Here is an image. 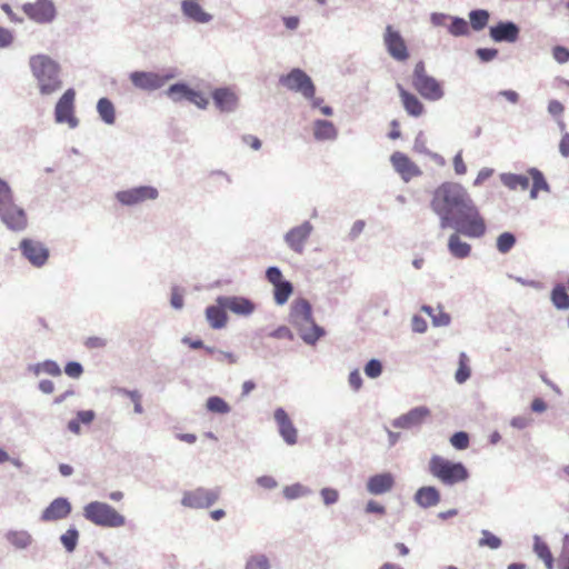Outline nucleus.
Masks as SVG:
<instances>
[{
  "label": "nucleus",
  "instance_id": "64",
  "mask_svg": "<svg viewBox=\"0 0 569 569\" xmlns=\"http://www.w3.org/2000/svg\"><path fill=\"white\" fill-rule=\"evenodd\" d=\"M559 152L562 157H569V132H563L559 141Z\"/></svg>",
  "mask_w": 569,
  "mask_h": 569
},
{
  "label": "nucleus",
  "instance_id": "50",
  "mask_svg": "<svg viewBox=\"0 0 569 569\" xmlns=\"http://www.w3.org/2000/svg\"><path fill=\"white\" fill-rule=\"evenodd\" d=\"M306 492V489L299 483L288 486L283 489V496L287 499H297L303 496Z\"/></svg>",
  "mask_w": 569,
  "mask_h": 569
},
{
  "label": "nucleus",
  "instance_id": "41",
  "mask_svg": "<svg viewBox=\"0 0 569 569\" xmlns=\"http://www.w3.org/2000/svg\"><path fill=\"white\" fill-rule=\"evenodd\" d=\"M471 27L475 30L485 28L489 21V12L487 10H473L469 14Z\"/></svg>",
  "mask_w": 569,
  "mask_h": 569
},
{
  "label": "nucleus",
  "instance_id": "26",
  "mask_svg": "<svg viewBox=\"0 0 569 569\" xmlns=\"http://www.w3.org/2000/svg\"><path fill=\"white\" fill-rule=\"evenodd\" d=\"M212 97L217 108H220V110L223 112L232 111L237 106V96L229 89H217Z\"/></svg>",
  "mask_w": 569,
  "mask_h": 569
},
{
  "label": "nucleus",
  "instance_id": "59",
  "mask_svg": "<svg viewBox=\"0 0 569 569\" xmlns=\"http://www.w3.org/2000/svg\"><path fill=\"white\" fill-rule=\"evenodd\" d=\"M321 497L326 505H332L338 500V491L332 488H325L321 490Z\"/></svg>",
  "mask_w": 569,
  "mask_h": 569
},
{
  "label": "nucleus",
  "instance_id": "57",
  "mask_svg": "<svg viewBox=\"0 0 569 569\" xmlns=\"http://www.w3.org/2000/svg\"><path fill=\"white\" fill-rule=\"evenodd\" d=\"M266 278L273 287L283 281L281 271L276 267H270L266 271Z\"/></svg>",
  "mask_w": 569,
  "mask_h": 569
},
{
  "label": "nucleus",
  "instance_id": "2",
  "mask_svg": "<svg viewBox=\"0 0 569 569\" xmlns=\"http://www.w3.org/2000/svg\"><path fill=\"white\" fill-rule=\"evenodd\" d=\"M29 64L42 94H51L61 88L60 66L50 57L47 54L32 56Z\"/></svg>",
  "mask_w": 569,
  "mask_h": 569
},
{
  "label": "nucleus",
  "instance_id": "48",
  "mask_svg": "<svg viewBox=\"0 0 569 569\" xmlns=\"http://www.w3.org/2000/svg\"><path fill=\"white\" fill-rule=\"evenodd\" d=\"M12 201V191L7 182L0 179V212Z\"/></svg>",
  "mask_w": 569,
  "mask_h": 569
},
{
  "label": "nucleus",
  "instance_id": "17",
  "mask_svg": "<svg viewBox=\"0 0 569 569\" xmlns=\"http://www.w3.org/2000/svg\"><path fill=\"white\" fill-rule=\"evenodd\" d=\"M217 302L232 313L239 316L251 315L256 310V306L252 301L240 298V297H220Z\"/></svg>",
  "mask_w": 569,
  "mask_h": 569
},
{
  "label": "nucleus",
  "instance_id": "31",
  "mask_svg": "<svg viewBox=\"0 0 569 569\" xmlns=\"http://www.w3.org/2000/svg\"><path fill=\"white\" fill-rule=\"evenodd\" d=\"M183 12L197 22H208L211 16L202 10L198 2L193 0H183Z\"/></svg>",
  "mask_w": 569,
  "mask_h": 569
},
{
  "label": "nucleus",
  "instance_id": "12",
  "mask_svg": "<svg viewBox=\"0 0 569 569\" xmlns=\"http://www.w3.org/2000/svg\"><path fill=\"white\" fill-rule=\"evenodd\" d=\"M158 197V191L153 187H138L123 191H118L116 198L123 206H136L143 203L148 200H154Z\"/></svg>",
  "mask_w": 569,
  "mask_h": 569
},
{
  "label": "nucleus",
  "instance_id": "34",
  "mask_svg": "<svg viewBox=\"0 0 569 569\" xmlns=\"http://www.w3.org/2000/svg\"><path fill=\"white\" fill-rule=\"evenodd\" d=\"M551 303L559 310L569 309V295L563 284H556L551 289Z\"/></svg>",
  "mask_w": 569,
  "mask_h": 569
},
{
  "label": "nucleus",
  "instance_id": "23",
  "mask_svg": "<svg viewBox=\"0 0 569 569\" xmlns=\"http://www.w3.org/2000/svg\"><path fill=\"white\" fill-rule=\"evenodd\" d=\"M398 90L407 114L415 118L422 116L425 112V107L420 99L416 94L409 92L402 86H398Z\"/></svg>",
  "mask_w": 569,
  "mask_h": 569
},
{
  "label": "nucleus",
  "instance_id": "36",
  "mask_svg": "<svg viewBox=\"0 0 569 569\" xmlns=\"http://www.w3.org/2000/svg\"><path fill=\"white\" fill-rule=\"evenodd\" d=\"M6 537L9 540V543H12L13 547L19 548L20 550H22V548H27L32 542V536L26 530H11Z\"/></svg>",
  "mask_w": 569,
  "mask_h": 569
},
{
  "label": "nucleus",
  "instance_id": "18",
  "mask_svg": "<svg viewBox=\"0 0 569 569\" xmlns=\"http://www.w3.org/2000/svg\"><path fill=\"white\" fill-rule=\"evenodd\" d=\"M22 253L34 266H43L48 261V249L40 242L23 240L20 243Z\"/></svg>",
  "mask_w": 569,
  "mask_h": 569
},
{
  "label": "nucleus",
  "instance_id": "32",
  "mask_svg": "<svg viewBox=\"0 0 569 569\" xmlns=\"http://www.w3.org/2000/svg\"><path fill=\"white\" fill-rule=\"evenodd\" d=\"M313 134L318 140L337 138V128L332 122L327 120H318L313 124Z\"/></svg>",
  "mask_w": 569,
  "mask_h": 569
},
{
  "label": "nucleus",
  "instance_id": "62",
  "mask_svg": "<svg viewBox=\"0 0 569 569\" xmlns=\"http://www.w3.org/2000/svg\"><path fill=\"white\" fill-rule=\"evenodd\" d=\"M476 54L478 56V58L480 60L489 61V60H492L498 54V50L497 49L482 48V49H478L476 51Z\"/></svg>",
  "mask_w": 569,
  "mask_h": 569
},
{
  "label": "nucleus",
  "instance_id": "52",
  "mask_svg": "<svg viewBox=\"0 0 569 569\" xmlns=\"http://www.w3.org/2000/svg\"><path fill=\"white\" fill-rule=\"evenodd\" d=\"M366 375L369 377V378H377L381 375V371H382V367H381V362L377 359H371L367 365H366Z\"/></svg>",
  "mask_w": 569,
  "mask_h": 569
},
{
  "label": "nucleus",
  "instance_id": "58",
  "mask_svg": "<svg viewBox=\"0 0 569 569\" xmlns=\"http://www.w3.org/2000/svg\"><path fill=\"white\" fill-rule=\"evenodd\" d=\"M171 306L176 309H181L184 303L183 293L177 287H174L171 291Z\"/></svg>",
  "mask_w": 569,
  "mask_h": 569
},
{
  "label": "nucleus",
  "instance_id": "61",
  "mask_svg": "<svg viewBox=\"0 0 569 569\" xmlns=\"http://www.w3.org/2000/svg\"><path fill=\"white\" fill-rule=\"evenodd\" d=\"M453 169L457 174H465L467 172V166L463 161L461 152L457 153L453 158Z\"/></svg>",
  "mask_w": 569,
  "mask_h": 569
},
{
  "label": "nucleus",
  "instance_id": "1",
  "mask_svg": "<svg viewBox=\"0 0 569 569\" xmlns=\"http://www.w3.org/2000/svg\"><path fill=\"white\" fill-rule=\"evenodd\" d=\"M430 206L440 218V227L453 226L457 232L470 238L485 234V220L461 184L443 182L433 191Z\"/></svg>",
  "mask_w": 569,
  "mask_h": 569
},
{
  "label": "nucleus",
  "instance_id": "27",
  "mask_svg": "<svg viewBox=\"0 0 569 569\" xmlns=\"http://www.w3.org/2000/svg\"><path fill=\"white\" fill-rule=\"evenodd\" d=\"M440 499V492L435 487H422L415 495L416 502L425 508L438 505Z\"/></svg>",
  "mask_w": 569,
  "mask_h": 569
},
{
  "label": "nucleus",
  "instance_id": "44",
  "mask_svg": "<svg viewBox=\"0 0 569 569\" xmlns=\"http://www.w3.org/2000/svg\"><path fill=\"white\" fill-rule=\"evenodd\" d=\"M469 32V23L462 18H455L449 24V33L455 37L467 36Z\"/></svg>",
  "mask_w": 569,
  "mask_h": 569
},
{
  "label": "nucleus",
  "instance_id": "9",
  "mask_svg": "<svg viewBox=\"0 0 569 569\" xmlns=\"http://www.w3.org/2000/svg\"><path fill=\"white\" fill-rule=\"evenodd\" d=\"M219 489H206L202 487L186 491L182 497V505L189 508H209L220 498Z\"/></svg>",
  "mask_w": 569,
  "mask_h": 569
},
{
  "label": "nucleus",
  "instance_id": "10",
  "mask_svg": "<svg viewBox=\"0 0 569 569\" xmlns=\"http://www.w3.org/2000/svg\"><path fill=\"white\" fill-rule=\"evenodd\" d=\"M383 44L395 60L402 62L409 58L408 44L405 38L391 24H388L385 29Z\"/></svg>",
  "mask_w": 569,
  "mask_h": 569
},
{
  "label": "nucleus",
  "instance_id": "11",
  "mask_svg": "<svg viewBox=\"0 0 569 569\" xmlns=\"http://www.w3.org/2000/svg\"><path fill=\"white\" fill-rule=\"evenodd\" d=\"M22 11L28 18L39 23H48L56 17V8L51 0H36L34 3H26Z\"/></svg>",
  "mask_w": 569,
  "mask_h": 569
},
{
  "label": "nucleus",
  "instance_id": "29",
  "mask_svg": "<svg viewBox=\"0 0 569 569\" xmlns=\"http://www.w3.org/2000/svg\"><path fill=\"white\" fill-rule=\"evenodd\" d=\"M298 333H300V338L309 345L316 343L319 339L325 336V329L322 327H318L315 320L312 319L308 325L303 327H298Z\"/></svg>",
  "mask_w": 569,
  "mask_h": 569
},
{
  "label": "nucleus",
  "instance_id": "21",
  "mask_svg": "<svg viewBox=\"0 0 569 569\" xmlns=\"http://www.w3.org/2000/svg\"><path fill=\"white\" fill-rule=\"evenodd\" d=\"M0 218H2V221L11 230H22L27 226V216L24 211L14 206L12 201L9 207L0 212Z\"/></svg>",
  "mask_w": 569,
  "mask_h": 569
},
{
  "label": "nucleus",
  "instance_id": "63",
  "mask_svg": "<svg viewBox=\"0 0 569 569\" xmlns=\"http://www.w3.org/2000/svg\"><path fill=\"white\" fill-rule=\"evenodd\" d=\"M107 341L100 337H91L84 341V346L89 349H99L106 347Z\"/></svg>",
  "mask_w": 569,
  "mask_h": 569
},
{
  "label": "nucleus",
  "instance_id": "22",
  "mask_svg": "<svg viewBox=\"0 0 569 569\" xmlns=\"http://www.w3.org/2000/svg\"><path fill=\"white\" fill-rule=\"evenodd\" d=\"M290 318L296 328L308 325L313 319L310 303L305 299L296 300L291 308Z\"/></svg>",
  "mask_w": 569,
  "mask_h": 569
},
{
  "label": "nucleus",
  "instance_id": "25",
  "mask_svg": "<svg viewBox=\"0 0 569 569\" xmlns=\"http://www.w3.org/2000/svg\"><path fill=\"white\" fill-rule=\"evenodd\" d=\"M429 415L430 411L427 408H415L407 412L406 415L399 417L393 422V426L398 428H411L420 425Z\"/></svg>",
  "mask_w": 569,
  "mask_h": 569
},
{
  "label": "nucleus",
  "instance_id": "33",
  "mask_svg": "<svg viewBox=\"0 0 569 569\" xmlns=\"http://www.w3.org/2000/svg\"><path fill=\"white\" fill-rule=\"evenodd\" d=\"M533 551L545 562L547 569H553L552 551H550L546 541L538 536L535 537Z\"/></svg>",
  "mask_w": 569,
  "mask_h": 569
},
{
  "label": "nucleus",
  "instance_id": "35",
  "mask_svg": "<svg viewBox=\"0 0 569 569\" xmlns=\"http://www.w3.org/2000/svg\"><path fill=\"white\" fill-rule=\"evenodd\" d=\"M97 110L106 123L113 124L116 122L114 104L110 99L100 98L97 103Z\"/></svg>",
  "mask_w": 569,
  "mask_h": 569
},
{
  "label": "nucleus",
  "instance_id": "8",
  "mask_svg": "<svg viewBox=\"0 0 569 569\" xmlns=\"http://www.w3.org/2000/svg\"><path fill=\"white\" fill-rule=\"evenodd\" d=\"M74 89H68L59 98L54 108V119L58 123H68L70 128H76L79 124V120L74 114Z\"/></svg>",
  "mask_w": 569,
  "mask_h": 569
},
{
  "label": "nucleus",
  "instance_id": "46",
  "mask_svg": "<svg viewBox=\"0 0 569 569\" xmlns=\"http://www.w3.org/2000/svg\"><path fill=\"white\" fill-rule=\"evenodd\" d=\"M44 372L52 377H59L61 375V369L58 363L53 360H44L37 365L36 373Z\"/></svg>",
  "mask_w": 569,
  "mask_h": 569
},
{
  "label": "nucleus",
  "instance_id": "49",
  "mask_svg": "<svg viewBox=\"0 0 569 569\" xmlns=\"http://www.w3.org/2000/svg\"><path fill=\"white\" fill-rule=\"evenodd\" d=\"M422 310L433 318V323L437 326H446L450 321L449 315L445 313L443 311H440L439 315H433V309L428 306L422 307Z\"/></svg>",
  "mask_w": 569,
  "mask_h": 569
},
{
  "label": "nucleus",
  "instance_id": "14",
  "mask_svg": "<svg viewBox=\"0 0 569 569\" xmlns=\"http://www.w3.org/2000/svg\"><path fill=\"white\" fill-rule=\"evenodd\" d=\"M390 161L395 170L403 178V181H410L411 178L421 173L419 167L403 152H393Z\"/></svg>",
  "mask_w": 569,
  "mask_h": 569
},
{
  "label": "nucleus",
  "instance_id": "20",
  "mask_svg": "<svg viewBox=\"0 0 569 569\" xmlns=\"http://www.w3.org/2000/svg\"><path fill=\"white\" fill-rule=\"evenodd\" d=\"M312 231V226L309 222L291 229L284 237L286 242L291 249L301 254L303 246Z\"/></svg>",
  "mask_w": 569,
  "mask_h": 569
},
{
  "label": "nucleus",
  "instance_id": "43",
  "mask_svg": "<svg viewBox=\"0 0 569 569\" xmlns=\"http://www.w3.org/2000/svg\"><path fill=\"white\" fill-rule=\"evenodd\" d=\"M61 542L66 547V550L69 552H72V550H76L78 540H79V532L77 529L71 528L68 529L62 536H61Z\"/></svg>",
  "mask_w": 569,
  "mask_h": 569
},
{
  "label": "nucleus",
  "instance_id": "3",
  "mask_svg": "<svg viewBox=\"0 0 569 569\" xmlns=\"http://www.w3.org/2000/svg\"><path fill=\"white\" fill-rule=\"evenodd\" d=\"M500 180L508 189L521 191L528 190L531 181L532 187L530 189V197L532 199H536L541 191H550V187L548 186L545 174L537 168H530L526 174L511 172L501 173Z\"/></svg>",
  "mask_w": 569,
  "mask_h": 569
},
{
  "label": "nucleus",
  "instance_id": "54",
  "mask_svg": "<svg viewBox=\"0 0 569 569\" xmlns=\"http://www.w3.org/2000/svg\"><path fill=\"white\" fill-rule=\"evenodd\" d=\"M428 328V323L421 316H413L411 319V329L416 333H425Z\"/></svg>",
  "mask_w": 569,
  "mask_h": 569
},
{
  "label": "nucleus",
  "instance_id": "60",
  "mask_svg": "<svg viewBox=\"0 0 569 569\" xmlns=\"http://www.w3.org/2000/svg\"><path fill=\"white\" fill-rule=\"evenodd\" d=\"M12 31L8 28L0 27V48L9 47L12 44Z\"/></svg>",
  "mask_w": 569,
  "mask_h": 569
},
{
  "label": "nucleus",
  "instance_id": "5",
  "mask_svg": "<svg viewBox=\"0 0 569 569\" xmlns=\"http://www.w3.org/2000/svg\"><path fill=\"white\" fill-rule=\"evenodd\" d=\"M82 515L87 521L98 527L120 528L126 523L124 517L107 502L91 501L86 505Z\"/></svg>",
  "mask_w": 569,
  "mask_h": 569
},
{
  "label": "nucleus",
  "instance_id": "28",
  "mask_svg": "<svg viewBox=\"0 0 569 569\" xmlns=\"http://www.w3.org/2000/svg\"><path fill=\"white\" fill-rule=\"evenodd\" d=\"M448 249L450 254L457 259L468 258L471 252V246L461 240L458 233H453L449 237Z\"/></svg>",
  "mask_w": 569,
  "mask_h": 569
},
{
  "label": "nucleus",
  "instance_id": "47",
  "mask_svg": "<svg viewBox=\"0 0 569 569\" xmlns=\"http://www.w3.org/2000/svg\"><path fill=\"white\" fill-rule=\"evenodd\" d=\"M450 443L458 450H465L469 447L470 440L469 435L465 431H458L450 438Z\"/></svg>",
  "mask_w": 569,
  "mask_h": 569
},
{
  "label": "nucleus",
  "instance_id": "45",
  "mask_svg": "<svg viewBox=\"0 0 569 569\" xmlns=\"http://www.w3.org/2000/svg\"><path fill=\"white\" fill-rule=\"evenodd\" d=\"M478 545L481 547H489L491 550H496V548L501 546V539L488 530H482Z\"/></svg>",
  "mask_w": 569,
  "mask_h": 569
},
{
  "label": "nucleus",
  "instance_id": "6",
  "mask_svg": "<svg viewBox=\"0 0 569 569\" xmlns=\"http://www.w3.org/2000/svg\"><path fill=\"white\" fill-rule=\"evenodd\" d=\"M412 87L427 100L443 98V86L436 78L428 74L423 61L416 62L412 72Z\"/></svg>",
  "mask_w": 569,
  "mask_h": 569
},
{
  "label": "nucleus",
  "instance_id": "7",
  "mask_svg": "<svg viewBox=\"0 0 569 569\" xmlns=\"http://www.w3.org/2000/svg\"><path fill=\"white\" fill-rule=\"evenodd\" d=\"M280 83L287 89L300 92L305 98L311 99L312 107L319 108L322 100L315 98L316 87L301 69H292L289 74L280 78Z\"/></svg>",
  "mask_w": 569,
  "mask_h": 569
},
{
  "label": "nucleus",
  "instance_id": "39",
  "mask_svg": "<svg viewBox=\"0 0 569 569\" xmlns=\"http://www.w3.org/2000/svg\"><path fill=\"white\" fill-rule=\"evenodd\" d=\"M206 407L209 411L214 413H228L230 411V408L228 403L224 401L223 398L219 396H211L208 398Z\"/></svg>",
  "mask_w": 569,
  "mask_h": 569
},
{
  "label": "nucleus",
  "instance_id": "42",
  "mask_svg": "<svg viewBox=\"0 0 569 569\" xmlns=\"http://www.w3.org/2000/svg\"><path fill=\"white\" fill-rule=\"evenodd\" d=\"M517 242L515 234L511 232H503L497 238V248L502 253L510 251L513 244Z\"/></svg>",
  "mask_w": 569,
  "mask_h": 569
},
{
  "label": "nucleus",
  "instance_id": "16",
  "mask_svg": "<svg viewBox=\"0 0 569 569\" xmlns=\"http://www.w3.org/2000/svg\"><path fill=\"white\" fill-rule=\"evenodd\" d=\"M71 510L72 506L67 498H56L43 510L41 520L50 522L66 519Z\"/></svg>",
  "mask_w": 569,
  "mask_h": 569
},
{
  "label": "nucleus",
  "instance_id": "37",
  "mask_svg": "<svg viewBox=\"0 0 569 569\" xmlns=\"http://www.w3.org/2000/svg\"><path fill=\"white\" fill-rule=\"evenodd\" d=\"M470 377H471L470 359L466 352H460L458 370L456 371L455 379L458 383H463Z\"/></svg>",
  "mask_w": 569,
  "mask_h": 569
},
{
  "label": "nucleus",
  "instance_id": "55",
  "mask_svg": "<svg viewBox=\"0 0 569 569\" xmlns=\"http://www.w3.org/2000/svg\"><path fill=\"white\" fill-rule=\"evenodd\" d=\"M246 569H268V560L263 556L252 557L247 562Z\"/></svg>",
  "mask_w": 569,
  "mask_h": 569
},
{
  "label": "nucleus",
  "instance_id": "40",
  "mask_svg": "<svg viewBox=\"0 0 569 569\" xmlns=\"http://www.w3.org/2000/svg\"><path fill=\"white\" fill-rule=\"evenodd\" d=\"M189 93H190V88L183 83L172 84L167 90L168 97L171 98L173 101H181L183 99L188 100Z\"/></svg>",
  "mask_w": 569,
  "mask_h": 569
},
{
  "label": "nucleus",
  "instance_id": "24",
  "mask_svg": "<svg viewBox=\"0 0 569 569\" xmlns=\"http://www.w3.org/2000/svg\"><path fill=\"white\" fill-rule=\"evenodd\" d=\"M395 486L393 476L390 472L377 473L371 476L368 481V492L371 495H382L390 491Z\"/></svg>",
  "mask_w": 569,
  "mask_h": 569
},
{
  "label": "nucleus",
  "instance_id": "4",
  "mask_svg": "<svg viewBox=\"0 0 569 569\" xmlns=\"http://www.w3.org/2000/svg\"><path fill=\"white\" fill-rule=\"evenodd\" d=\"M429 470L442 485L453 486L463 482L469 471L461 462H452L441 456H433L429 461Z\"/></svg>",
  "mask_w": 569,
  "mask_h": 569
},
{
  "label": "nucleus",
  "instance_id": "30",
  "mask_svg": "<svg viewBox=\"0 0 569 569\" xmlns=\"http://www.w3.org/2000/svg\"><path fill=\"white\" fill-rule=\"evenodd\" d=\"M206 317L210 326L216 330H218V328H224L226 323L228 322L226 308H222L219 303L218 306L208 307L206 309Z\"/></svg>",
  "mask_w": 569,
  "mask_h": 569
},
{
  "label": "nucleus",
  "instance_id": "13",
  "mask_svg": "<svg viewBox=\"0 0 569 569\" xmlns=\"http://www.w3.org/2000/svg\"><path fill=\"white\" fill-rule=\"evenodd\" d=\"M519 27L513 21H499L489 28V36L495 42L515 43L519 39Z\"/></svg>",
  "mask_w": 569,
  "mask_h": 569
},
{
  "label": "nucleus",
  "instance_id": "38",
  "mask_svg": "<svg viewBox=\"0 0 569 569\" xmlns=\"http://www.w3.org/2000/svg\"><path fill=\"white\" fill-rule=\"evenodd\" d=\"M293 292L291 282L283 280L282 282L274 286L273 298L278 305H284Z\"/></svg>",
  "mask_w": 569,
  "mask_h": 569
},
{
  "label": "nucleus",
  "instance_id": "53",
  "mask_svg": "<svg viewBox=\"0 0 569 569\" xmlns=\"http://www.w3.org/2000/svg\"><path fill=\"white\" fill-rule=\"evenodd\" d=\"M189 101L194 103L198 108H207L208 106V99L204 97L203 93L196 91V90H189Z\"/></svg>",
  "mask_w": 569,
  "mask_h": 569
},
{
  "label": "nucleus",
  "instance_id": "56",
  "mask_svg": "<svg viewBox=\"0 0 569 569\" xmlns=\"http://www.w3.org/2000/svg\"><path fill=\"white\" fill-rule=\"evenodd\" d=\"M552 57L559 63H565L569 61V50L561 46H556L552 48Z\"/></svg>",
  "mask_w": 569,
  "mask_h": 569
},
{
  "label": "nucleus",
  "instance_id": "15",
  "mask_svg": "<svg viewBox=\"0 0 569 569\" xmlns=\"http://www.w3.org/2000/svg\"><path fill=\"white\" fill-rule=\"evenodd\" d=\"M170 76H161L154 72H132L130 81L132 84L142 90H157L164 86Z\"/></svg>",
  "mask_w": 569,
  "mask_h": 569
},
{
  "label": "nucleus",
  "instance_id": "19",
  "mask_svg": "<svg viewBox=\"0 0 569 569\" xmlns=\"http://www.w3.org/2000/svg\"><path fill=\"white\" fill-rule=\"evenodd\" d=\"M274 420L278 425L282 439L290 446L296 445L297 429L288 413L283 409L279 408L274 411Z\"/></svg>",
  "mask_w": 569,
  "mask_h": 569
},
{
  "label": "nucleus",
  "instance_id": "51",
  "mask_svg": "<svg viewBox=\"0 0 569 569\" xmlns=\"http://www.w3.org/2000/svg\"><path fill=\"white\" fill-rule=\"evenodd\" d=\"M64 372L70 378L78 379L83 375V368L78 361H70L66 365Z\"/></svg>",
  "mask_w": 569,
  "mask_h": 569
}]
</instances>
